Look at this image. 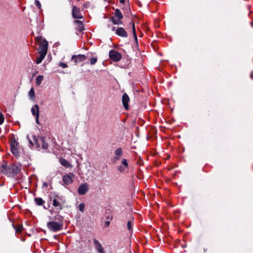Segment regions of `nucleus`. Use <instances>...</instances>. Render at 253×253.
<instances>
[{"label":"nucleus","instance_id":"1","mask_svg":"<svg viewBox=\"0 0 253 253\" xmlns=\"http://www.w3.org/2000/svg\"><path fill=\"white\" fill-rule=\"evenodd\" d=\"M0 170L3 174L8 176L14 177L19 172L20 169L18 167L15 165H10L7 166L5 164H3L1 167Z\"/></svg>","mask_w":253,"mask_h":253},{"label":"nucleus","instance_id":"2","mask_svg":"<svg viewBox=\"0 0 253 253\" xmlns=\"http://www.w3.org/2000/svg\"><path fill=\"white\" fill-rule=\"evenodd\" d=\"M57 219L58 222L49 221L47 223V227L48 229L53 232H57L62 229L63 223L62 221V217L60 215H57L54 218Z\"/></svg>","mask_w":253,"mask_h":253},{"label":"nucleus","instance_id":"3","mask_svg":"<svg viewBox=\"0 0 253 253\" xmlns=\"http://www.w3.org/2000/svg\"><path fill=\"white\" fill-rule=\"evenodd\" d=\"M48 42L45 39L43 40L39 44L38 48L39 54L46 55L47 52Z\"/></svg>","mask_w":253,"mask_h":253},{"label":"nucleus","instance_id":"4","mask_svg":"<svg viewBox=\"0 0 253 253\" xmlns=\"http://www.w3.org/2000/svg\"><path fill=\"white\" fill-rule=\"evenodd\" d=\"M109 58L114 62H118L122 58L121 54L115 50H111L109 52Z\"/></svg>","mask_w":253,"mask_h":253},{"label":"nucleus","instance_id":"5","mask_svg":"<svg viewBox=\"0 0 253 253\" xmlns=\"http://www.w3.org/2000/svg\"><path fill=\"white\" fill-rule=\"evenodd\" d=\"M72 15L75 19H82L83 16L81 13V9L80 8L73 6L72 10Z\"/></svg>","mask_w":253,"mask_h":253},{"label":"nucleus","instance_id":"6","mask_svg":"<svg viewBox=\"0 0 253 253\" xmlns=\"http://www.w3.org/2000/svg\"><path fill=\"white\" fill-rule=\"evenodd\" d=\"M122 165H119L117 167V169L120 172H124L125 169L128 168V164L127 161L126 159H123L122 160Z\"/></svg>","mask_w":253,"mask_h":253},{"label":"nucleus","instance_id":"7","mask_svg":"<svg viewBox=\"0 0 253 253\" xmlns=\"http://www.w3.org/2000/svg\"><path fill=\"white\" fill-rule=\"evenodd\" d=\"M89 187L86 183L82 184L78 188V192L81 195H84L88 190Z\"/></svg>","mask_w":253,"mask_h":253},{"label":"nucleus","instance_id":"8","mask_svg":"<svg viewBox=\"0 0 253 253\" xmlns=\"http://www.w3.org/2000/svg\"><path fill=\"white\" fill-rule=\"evenodd\" d=\"M74 177V174L72 173L66 174L63 176V181L66 185L70 184L73 182V178Z\"/></svg>","mask_w":253,"mask_h":253},{"label":"nucleus","instance_id":"9","mask_svg":"<svg viewBox=\"0 0 253 253\" xmlns=\"http://www.w3.org/2000/svg\"><path fill=\"white\" fill-rule=\"evenodd\" d=\"M10 148L12 154L16 157L19 156V152L17 148V143L15 140H12L10 143Z\"/></svg>","mask_w":253,"mask_h":253},{"label":"nucleus","instance_id":"10","mask_svg":"<svg viewBox=\"0 0 253 253\" xmlns=\"http://www.w3.org/2000/svg\"><path fill=\"white\" fill-rule=\"evenodd\" d=\"M86 59V56L84 55L79 54L77 55H73L72 60L74 61L75 64H77L79 62L83 61Z\"/></svg>","mask_w":253,"mask_h":253},{"label":"nucleus","instance_id":"11","mask_svg":"<svg viewBox=\"0 0 253 253\" xmlns=\"http://www.w3.org/2000/svg\"><path fill=\"white\" fill-rule=\"evenodd\" d=\"M129 98L126 93H124L122 96V102L125 108L127 110L128 108V102Z\"/></svg>","mask_w":253,"mask_h":253},{"label":"nucleus","instance_id":"12","mask_svg":"<svg viewBox=\"0 0 253 253\" xmlns=\"http://www.w3.org/2000/svg\"><path fill=\"white\" fill-rule=\"evenodd\" d=\"M116 34L118 36L124 38H126L127 37V32L125 29L122 27H119L117 29Z\"/></svg>","mask_w":253,"mask_h":253},{"label":"nucleus","instance_id":"13","mask_svg":"<svg viewBox=\"0 0 253 253\" xmlns=\"http://www.w3.org/2000/svg\"><path fill=\"white\" fill-rule=\"evenodd\" d=\"M31 112L33 116H37L39 117L40 116V108L39 106L37 104L34 105L33 107L31 108Z\"/></svg>","mask_w":253,"mask_h":253},{"label":"nucleus","instance_id":"14","mask_svg":"<svg viewBox=\"0 0 253 253\" xmlns=\"http://www.w3.org/2000/svg\"><path fill=\"white\" fill-rule=\"evenodd\" d=\"M74 23L77 25V29L79 31L81 32L84 30V24L82 21L80 20H75Z\"/></svg>","mask_w":253,"mask_h":253},{"label":"nucleus","instance_id":"15","mask_svg":"<svg viewBox=\"0 0 253 253\" xmlns=\"http://www.w3.org/2000/svg\"><path fill=\"white\" fill-rule=\"evenodd\" d=\"M94 243L97 245L96 249L99 252V253H105L104 252V249L102 247V245L100 244V243L96 239L94 240Z\"/></svg>","mask_w":253,"mask_h":253},{"label":"nucleus","instance_id":"16","mask_svg":"<svg viewBox=\"0 0 253 253\" xmlns=\"http://www.w3.org/2000/svg\"><path fill=\"white\" fill-rule=\"evenodd\" d=\"M53 206L56 208L57 210H61L62 209L61 203L55 198L53 200Z\"/></svg>","mask_w":253,"mask_h":253},{"label":"nucleus","instance_id":"17","mask_svg":"<svg viewBox=\"0 0 253 253\" xmlns=\"http://www.w3.org/2000/svg\"><path fill=\"white\" fill-rule=\"evenodd\" d=\"M110 20L115 25H121L123 24L122 20L118 19L117 17L114 16L111 17Z\"/></svg>","mask_w":253,"mask_h":253},{"label":"nucleus","instance_id":"18","mask_svg":"<svg viewBox=\"0 0 253 253\" xmlns=\"http://www.w3.org/2000/svg\"><path fill=\"white\" fill-rule=\"evenodd\" d=\"M28 95L30 98V99L32 100L33 101H35L36 100V96H35V93L34 91V89L33 87L31 88L30 90Z\"/></svg>","mask_w":253,"mask_h":253},{"label":"nucleus","instance_id":"19","mask_svg":"<svg viewBox=\"0 0 253 253\" xmlns=\"http://www.w3.org/2000/svg\"><path fill=\"white\" fill-rule=\"evenodd\" d=\"M13 227L15 229V232L16 233H20L23 230V226L21 224H18L17 225H15L13 224Z\"/></svg>","mask_w":253,"mask_h":253},{"label":"nucleus","instance_id":"20","mask_svg":"<svg viewBox=\"0 0 253 253\" xmlns=\"http://www.w3.org/2000/svg\"><path fill=\"white\" fill-rule=\"evenodd\" d=\"M114 16L117 17L118 19L122 20L123 18V14L119 9H116L115 10Z\"/></svg>","mask_w":253,"mask_h":253},{"label":"nucleus","instance_id":"21","mask_svg":"<svg viewBox=\"0 0 253 253\" xmlns=\"http://www.w3.org/2000/svg\"><path fill=\"white\" fill-rule=\"evenodd\" d=\"M60 164L66 168H69L71 167V164L65 159H62L60 160Z\"/></svg>","mask_w":253,"mask_h":253},{"label":"nucleus","instance_id":"22","mask_svg":"<svg viewBox=\"0 0 253 253\" xmlns=\"http://www.w3.org/2000/svg\"><path fill=\"white\" fill-rule=\"evenodd\" d=\"M43 79V76L39 75L36 79V84L37 85H40Z\"/></svg>","mask_w":253,"mask_h":253},{"label":"nucleus","instance_id":"23","mask_svg":"<svg viewBox=\"0 0 253 253\" xmlns=\"http://www.w3.org/2000/svg\"><path fill=\"white\" fill-rule=\"evenodd\" d=\"M40 56L37 57L36 63L38 64L41 63L42 60L44 58L45 55L42 54H39Z\"/></svg>","mask_w":253,"mask_h":253},{"label":"nucleus","instance_id":"24","mask_svg":"<svg viewBox=\"0 0 253 253\" xmlns=\"http://www.w3.org/2000/svg\"><path fill=\"white\" fill-rule=\"evenodd\" d=\"M35 201L36 204L38 206H42L44 202L41 198H36L35 199Z\"/></svg>","mask_w":253,"mask_h":253},{"label":"nucleus","instance_id":"25","mask_svg":"<svg viewBox=\"0 0 253 253\" xmlns=\"http://www.w3.org/2000/svg\"><path fill=\"white\" fill-rule=\"evenodd\" d=\"M115 153V155L121 157L123 155L122 149L121 148H117V149H116Z\"/></svg>","mask_w":253,"mask_h":253},{"label":"nucleus","instance_id":"26","mask_svg":"<svg viewBox=\"0 0 253 253\" xmlns=\"http://www.w3.org/2000/svg\"><path fill=\"white\" fill-rule=\"evenodd\" d=\"M130 25L131 26V28H132V33H133V35L134 38H135V40H136L137 39V36H136V32H135L134 24L132 22L130 23Z\"/></svg>","mask_w":253,"mask_h":253},{"label":"nucleus","instance_id":"27","mask_svg":"<svg viewBox=\"0 0 253 253\" xmlns=\"http://www.w3.org/2000/svg\"><path fill=\"white\" fill-rule=\"evenodd\" d=\"M40 141H41V143H42V147L44 149H47L48 147V144L44 142V138L41 137L40 139Z\"/></svg>","mask_w":253,"mask_h":253},{"label":"nucleus","instance_id":"28","mask_svg":"<svg viewBox=\"0 0 253 253\" xmlns=\"http://www.w3.org/2000/svg\"><path fill=\"white\" fill-rule=\"evenodd\" d=\"M133 220L132 219L131 221H129L127 223V228L129 231L132 230V225L133 224Z\"/></svg>","mask_w":253,"mask_h":253},{"label":"nucleus","instance_id":"29","mask_svg":"<svg viewBox=\"0 0 253 253\" xmlns=\"http://www.w3.org/2000/svg\"><path fill=\"white\" fill-rule=\"evenodd\" d=\"M97 61V58L96 57H91L90 59V63L91 65L95 64Z\"/></svg>","mask_w":253,"mask_h":253},{"label":"nucleus","instance_id":"30","mask_svg":"<svg viewBox=\"0 0 253 253\" xmlns=\"http://www.w3.org/2000/svg\"><path fill=\"white\" fill-rule=\"evenodd\" d=\"M84 208L85 205L84 203H81L79 206V209L82 212L84 211Z\"/></svg>","mask_w":253,"mask_h":253},{"label":"nucleus","instance_id":"31","mask_svg":"<svg viewBox=\"0 0 253 253\" xmlns=\"http://www.w3.org/2000/svg\"><path fill=\"white\" fill-rule=\"evenodd\" d=\"M4 120L3 115L0 112V125H1Z\"/></svg>","mask_w":253,"mask_h":253},{"label":"nucleus","instance_id":"32","mask_svg":"<svg viewBox=\"0 0 253 253\" xmlns=\"http://www.w3.org/2000/svg\"><path fill=\"white\" fill-rule=\"evenodd\" d=\"M35 5L38 7L39 8H40L41 7V4L40 1L38 0H35Z\"/></svg>","mask_w":253,"mask_h":253},{"label":"nucleus","instance_id":"33","mask_svg":"<svg viewBox=\"0 0 253 253\" xmlns=\"http://www.w3.org/2000/svg\"><path fill=\"white\" fill-rule=\"evenodd\" d=\"M59 65L60 67H62L63 68L67 67V64L63 62H60Z\"/></svg>","mask_w":253,"mask_h":253},{"label":"nucleus","instance_id":"34","mask_svg":"<svg viewBox=\"0 0 253 253\" xmlns=\"http://www.w3.org/2000/svg\"><path fill=\"white\" fill-rule=\"evenodd\" d=\"M36 40L38 42H40L43 40L42 36L37 37Z\"/></svg>","mask_w":253,"mask_h":253},{"label":"nucleus","instance_id":"35","mask_svg":"<svg viewBox=\"0 0 253 253\" xmlns=\"http://www.w3.org/2000/svg\"><path fill=\"white\" fill-rule=\"evenodd\" d=\"M120 159V157L115 155V156L114 157V160L115 162L119 160Z\"/></svg>","mask_w":253,"mask_h":253},{"label":"nucleus","instance_id":"36","mask_svg":"<svg viewBox=\"0 0 253 253\" xmlns=\"http://www.w3.org/2000/svg\"><path fill=\"white\" fill-rule=\"evenodd\" d=\"M105 225H106L107 227H108V226H109L110 225V221H106L105 222Z\"/></svg>","mask_w":253,"mask_h":253},{"label":"nucleus","instance_id":"37","mask_svg":"<svg viewBox=\"0 0 253 253\" xmlns=\"http://www.w3.org/2000/svg\"><path fill=\"white\" fill-rule=\"evenodd\" d=\"M35 117H36V123L38 124H39V117H38L37 116H36Z\"/></svg>","mask_w":253,"mask_h":253},{"label":"nucleus","instance_id":"38","mask_svg":"<svg viewBox=\"0 0 253 253\" xmlns=\"http://www.w3.org/2000/svg\"><path fill=\"white\" fill-rule=\"evenodd\" d=\"M125 2V0H120V2L121 3H124Z\"/></svg>","mask_w":253,"mask_h":253},{"label":"nucleus","instance_id":"39","mask_svg":"<svg viewBox=\"0 0 253 253\" xmlns=\"http://www.w3.org/2000/svg\"><path fill=\"white\" fill-rule=\"evenodd\" d=\"M29 142H30L32 145H33V143H32V141H31L30 139H29Z\"/></svg>","mask_w":253,"mask_h":253},{"label":"nucleus","instance_id":"40","mask_svg":"<svg viewBox=\"0 0 253 253\" xmlns=\"http://www.w3.org/2000/svg\"><path fill=\"white\" fill-rule=\"evenodd\" d=\"M55 197H57V198H59V196H55Z\"/></svg>","mask_w":253,"mask_h":253}]
</instances>
